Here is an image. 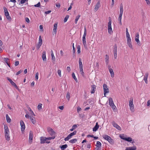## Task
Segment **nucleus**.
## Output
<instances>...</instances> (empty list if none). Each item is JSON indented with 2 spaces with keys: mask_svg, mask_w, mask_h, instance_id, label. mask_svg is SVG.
I'll use <instances>...</instances> for the list:
<instances>
[{
  "mask_svg": "<svg viewBox=\"0 0 150 150\" xmlns=\"http://www.w3.org/2000/svg\"><path fill=\"white\" fill-rule=\"evenodd\" d=\"M72 78L74 79V80L76 82H78V80L76 78V77L75 74L74 72H73L72 74Z\"/></svg>",
  "mask_w": 150,
  "mask_h": 150,
  "instance_id": "obj_30",
  "label": "nucleus"
},
{
  "mask_svg": "<svg viewBox=\"0 0 150 150\" xmlns=\"http://www.w3.org/2000/svg\"><path fill=\"white\" fill-rule=\"evenodd\" d=\"M103 137L104 139L107 140L108 141L109 140H110L111 138V137L109 136L106 134L103 135Z\"/></svg>",
  "mask_w": 150,
  "mask_h": 150,
  "instance_id": "obj_22",
  "label": "nucleus"
},
{
  "mask_svg": "<svg viewBox=\"0 0 150 150\" xmlns=\"http://www.w3.org/2000/svg\"><path fill=\"white\" fill-rule=\"evenodd\" d=\"M112 124L113 126L117 129L119 130H121V129L120 127L117 124L115 123L114 121H113L112 122Z\"/></svg>",
  "mask_w": 150,
  "mask_h": 150,
  "instance_id": "obj_12",
  "label": "nucleus"
},
{
  "mask_svg": "<svg viewBox=\"0 0 150 150\" xmlns=\"http://www.w3.org/2000/svg\"><path fill=\"white\" fill-rule=\"evenodd\" d=\"M109 103L110 106H111L114 104L112 99L111 97H110L109 98Z\"/></svg>",
  "mask_w": 150,
  "mask_h": 150,
  "instance_id": "obj_24",
  "label": "nucleus"
},
{
  "mask_svg": "<svg viewBox=\"0 0 150 150\" xmlns=\"http://www.w3.org/2000/svg\"><path fill=\"white\" fill-rule=\"evenodd\" d=\"M7 79L10 82L12 86H14L16 89H18V87L16 83H14L11 79L8 77H7Z\"/></svg>",
  "mask_w": 150,
  "mask_h": 150,
  "instance_id": "obj_8",
  "label": "nucleus"
},
{
  "mask_svg": "<svg viewBox=\"0 0 150 150\" xmlns=\"http://www.w3.org/2000/svg\"><path fill=\"white\" fill-rule=\"evenodd\" d=\"M40 6V2H39L37 4L35 5L34 6L36 7H39Z\"/></svg>",
  "mask_w": 150,
  "mask_h": 150,
  "instance_id": "obj_48",
  "label": "nucleus"
},
{
  "mask_svg": "<svg viewBox=\"0 0 150 150\" xmlns=\"http://www.w3.org/2000/svg\"><path fill=\"white\" fill-rule=\"evenodd\" d=\"M100 6V1H99L95 6V7L94 9L95 11H97Z\"/></svg>",
  "mask_w": 150,
  "mask_h": 150,
  "instance_id": "obj_13",
  "label": "nucleus"
},
{
  "mask_svg": "<svg viewBox=\"0 0 150 150\" xmlns=\"http://www.w3.org/2000/svg\"><path fill=\"white\" fill-rule=\"evenodd\" d=\"M109 70L111 74V76L112 77H113L114 76V72L113 70L111 68H109Z\"/></svg>",
  "mask_w": 150,
  "mask_h": 150,
  "instance_id": "obj_23",
  "label": "nucleus"
},
{
  "mask_svg": "<svg viewBox=\"0 0 150 150\" xmlns=\"http://www.w3.org/2000/svg\"><path fill=\"white\" fill-rule=\"evenodd\" d=\"M66 97L68 99V100H69L70 96V93L69 92H68L67 93Z\"/></svg>",
  "mask_w": 150,
  "mask_h": 150,
  "instance_id": "obj_38",
  "label": "nucleus"
},
{
  "mask_svg": "<svg viewBox=\"0 0 150 150\" xmlns=\"http://www.w3.org/2000/svg\"><path fill=\"white\" fill-rule=\"evenodd\" d=\"M22 70H20V71H18L16 74V75H18V74H20V73H21V72H22Z\"/></svg>",
  "mask_w": 150,
  "mask_h": 150,
  "instance_id": "obj_60",
  "label": "nucleus"
},
{
  "mask_svg": "<svg viewBox=\"0 0 150 150\" xmlns=\"http://www.w3.org/2000/svg\"><path fill=\"white\" fill-rule=\"evenodd\" d=\"M109 56L107 54H106L105 55V62L107 64L109 62Z\"/></svg>",
  "mask_w": 150,
  "mask_h": 150,
  "instance_id": "obj_33",
  "label": "nucleus"
},
{
  "mask_svg": "<svg viewBox=\"0 0 150 150\" xmlns=\"http://www.w3.org/2000/svg\"><path fill=\"white\" fill-rule=\"evenodd\" d=\"M42 104H39L38 106V108L39 110H40L42 108Z\"/></svg>",
  "mask_w": 150,
  "mask_h": 150,
  "instance_id": "obj_47",
  "label": "nucleus"
},
{
  "mask_svg": "<svg viewBox=\"0 0 150 150\" xmlns=\"http://www.w3.org/2000/svg\"><path fill=\"white\" fill-rule=\"evenodd\" d=\"M125 140L128 142H131L132 141V139L130 137H126Z\"/></svg>",
  "mask_w": 150,
  "mask_h": 150,
  "instance_id": "obj_34",
  "label": "nucleus"
},
{
  "mask_svg": "<svg viewBox=\"0 0 150 150\" xmlns=\"http://www.w3.org/2000/svg\"><path fill=\"white\" fill-rule=\"evenodd\" d=\"M127 38V42H131V39L130 37Z\"/></svg>",
  "mask_w": 150,
  "mask_h": 150,
  "instance_id": "obj_59",
  "label": "nucleus"
},
{
  "mask_svg": "<svg viewBox=\"0 0 150 150\" xmlns=\"http://www.w3.org/2000/svg\"><path fill=\"white\" fill-rule=\"evenodd\" d=\"M28 1V0H21L20 3L21 4H23L25 3L26 1Z\"/></svg>",
  "mask_w": 150,
  "mask_h": 150,
  "instance_id": "obj_57",
  "label": "nucleus"
},
{
  "mask_svg": "<svg viewBox=\"0 0 150 150\" xmlns=\"http://www.w3.org/2000/svg\"><path fill=\"white\" fill-rule=\"evenodd\" d=\"M68 147V145L67 144H65L60 146L59 148H61L62 150H64L65 149H66Z\"/></svg>",
  "mask_w": 150,
  "mask_h": 150,
  "instance_id": "obj_25",
  "label": "nucleus"
},
{
  "mask_svg": "<svg viewBox=\"0 0 150 150\" xmlns=\"http://www.w3.org/2000/svg\"><path fill=\"white\" fill-rule=\"evenodd\" d=\"M80 17V15H78L76 17L75 21V23L76 24L77 23V21L78 20Z\"/></svg>",
  "mask_w": 150,
  "mask_h": 150,
  "instance_id": "obj_36",
  "label": "nucleus"
},
{
  "mask_svg": "<svg viewBox=\"0 0 150 150\" xmlns=\"http://www.w3.org/2000/svg\"><path fill=\"white\" fill-rule=\"evenodd\" d=\"M28 110L30 112V114L31 115H32L34 116H35V114L34 113V112H33V111L31 110V108H29Z\"/></svg>",
  "mask_w": 150,
  "mask_h": 150,
  "instance_id": "obj_40",
  "label": "nucleus"
},
{
  "mask_svg": "<svg viewBox=\"0 0 150 150\" xmlns=\"http://www.w3.org/2000/svg\"><path fill=\"white\" fill-rule=\"evenodd\" d=\"M77 52L79 54L80 53V46L79 45H78L77 46Z\"/></svg>",
  "mask_w": 150,
  "mask_h": 150,
  "instance_id": "obj_41",
  "label": "nucleus"
},
{
  "mask_svg": "<svg viewBox=\"0 0 150 150\" xmlns=\"http://www.w3.org/2000/svg\"><path fill=\"white\" fill-rule=\"evenodd\" d=\"M42 43L41 42L40 43V42H38V45H37V50H38L40 48V47L42 45Z\"/></svg>",
  "mask_w": 150,
  "mask_h": 150,
  "instance_id": "obj_37",
  "label": "nucleus"
},
{
  "mask_svg": "<svg viewBox=\"0 0 150 150\" xmlns=\"http://www.w3.org/2000/svg\"><path fill=\"white\" fill-rule=\"evenodd\" d=\"M77 141V139H74L70 140L69 142L70 143H71L72 144H73L76 142Z\"/></svg>",
  "mask_w": 150,
  "mask_h": 150,
  "instance_id": "obj_31",
  "label": "nucleus"
},
{
  "mask_svg": "<svg viewBox=\"0 0 150 150\" xmlns=\"http://www.w3.org/2000/svg\"><path fill=\"white\" fill-rule=\"evenodd\" d=\"M47 130L49 133L52 136L55 133V132L50 127H47Z\"/></svg>",
  "mask_w": 150,
  "mask_h": 150,
  "instance_id": "obj_10",
  "label": "nucleus"
},
{
  "mask_svg": "<svg viewBox=\"0 0 150 150\" xmlns=\"http://www.w3.org/2000/svg\"><path fill=\"white\" fill-rule=\"evenodd\" d=\"M122 16V15L119 14L118 18V21H121Z\"/></svg>",
  "mask_w": 150,
  "mask_h": 150,
  "instance_id": "obj_54",
  "label": "nucleus"
},
{
  "mask_svg": "<svg viewBox=\"0 0 150 150\" xmlns=\"http://www.w3.org/2000/svg\"><path fill=\"white\" fill-rule=\"evenodd\" d=\"M57 73L58 74V75L59 76H61V71L60 70H58L57 71Z\"/></svg>",
  "mask_w": 150,
  "mask_h": 150,
  "instance_id": "obj_51",
  "label": "nucleus"
},
{
  "mask_svg": "<svg viewBox=\"0 0 150 150\" xmlns=\"http://www.w3.org/2000/svg\"><path fill=\"white\" fill-rule=\"evenodd\" d=\"M39 42L42 43V41L41 36H39Z\"/></svg>",
  "mask_w": 150,
  "mask_h": 150,
  "instance_id": "obj_50",
  "label": "nucleus"
},
{
  "mask_svg": "<svg viewBox=\"0 0 150 150\" xmlns=\"http://www.w3.org/2000/svg\"><path fill=\"white\" fill-rule=\"evenodd\" d=\"M81 110V108L79 107H78L77 108V110L78 112H79Z\"/></svg>",
  "mask_w": 150,
  "mask_h": 150,
  "instance_id": "obj_63",
  "label": "nucleus"
},
{
  "mask_svg": "<svg viewBox=\"0 0 150 150\" xmlns=\"http://www.w3.org/2000/svg\"><path fill=\"white\" fill-rule=\"evenodd\" d=\"M42 59L44 61H46V51H43L42 52Z\"/></svg>",
  "mask_w": 150,
  "mask_h": 150,
  "instance_id": "obj_19",
  "label": "nucleus"
},
{
  "mask_svg": "<svg viewBox=\"0 0 150 150\" xmlns=\"http://www.w3.org/2000/svg\"><path fill=\"white\" fill-rule=\"evenodd\" d=\"M25 20L28 23H29L30 22L29 19L27 17H26L25 18Z\"/></svg>",
  "mask_w": 150,
  "mask_h": 150,
  "instance_id": "obj_61",
  "label": "nucleus"
},
{
  "mask_svg": "<svg viewBox=\"0 0 150 150\" xmlns=\"http://www.w3.org/2000/svg\"><path fill=\"white\" fill-rule=\"evenodd\" d=\"M110 144H114V142L113 139H111L109 140V141H108Z\"/></svg>",
  "mask_w": 150,
  "mask_h": 150,
  "instance_id": "obj_42",
  "label": "nucleus"
},
{
  "mask_svg": "<svg viewBox=\"0 0 150 150\" xmlns=\"http://www.w3.org/2000/svg\"><path fill=\"white\" fill-rule=\"evenodd\" d=\"M104 90V94L105 96L106 94L109 92L108 88L107 85L105 84H104L103 85Z\"/></svg>",
  "mask_w": 150,
  "mask_h": 150,
  "instance_id": "obj_6",
  "label": "nucleus"
},
{
  "mask_svg": "<svg viewBox=\"0 0 150 150\" xmlns=\"http://www.w3.org/2000/svg\"><path fill=\"white\" fill-rule=\"evenodd\" d=\"M77 132V131H74V132L71 133L70 134L72 136L76 135V134Z\"/></svg>",
  "mask_w": 150,
  "mask_h": 150,
  "instance_id": "obj_46",
  "label": "nucleus"
},
{
  "mask_svg": "<svg viewBox=\"0 0 150 150\" xmlns=\"http://www.w3.org/2000/svg\"><path fill=\"white\" fill-rule=\"evenodd\" d=\"M47 138L45 137H41L40 139L41 144H44L45 143L47 144L49 143L50 142L48 141V140Z\"/></svg>",
  "mask_w": 150,
  "mask_h": 150,
  "instance_id": "obj_3",
  "label": "nucleus"
},
{
  "mask_svg": "<svg viewBox=\"0 0 150 150\" xmlns=\"http://www.w3.org/2000/svg\"><path fill=\"white\" fill-rule=\"evenodd\" d=\"M6 118L7 122L8 123H10L11 121V120L8 114L6 115Z\"/></svg>",
  "mask_w": 150,
  "mask_h": 150,
  "instance_id": "obj_27",
  "label": "nucleus"
},
{
  "mask_svg": "<svg viewBox=\"0 0 150 150\" xmlns=\"http://www.w3.org/2000/svg\"><path fill=\"white\" fill-rule=\"evenodd\" d=\"M6 139L8 141H9L10 139V137H9V134H5Z\"/></svg>",
  "mask_w": 150,
  "mask_h": 150,
  "instance_id": "obj_35",
  "label": "nucleus"
},
{
  "mask_svg": "<svg viewBox=\"0 0 150 150\" xmlns=\"http://www.w3.org/2000/svg\"><path fill=\"white\" fill-rule=\"evenodd\" d=\"M99 127V125L98 124V122H97L95 126L93 127V130L94 132L96 131L98 129Z\"/></svg>",
  "mask_w": 150,
  "mask_h": 150,
  "instance_id": "obj_20",
  "label": "nucleus"
},
{
  "mask_svg": "<svg viewBox=\"0 0 150 150\" xmlns=\"http://www.w3.org/2000/svg\"><path fill=\"white\" fill-rule=\"evenodd\" d=\"M39 74L38 72H37L35 74V79L37 80L38 78Z\"/></svg>",
  "mask_w": 150,
  "mask_h": 150,
  "instance_id": "obj_58",
  "label": "nucleus"
},
{
  "mask_svg": "<svg viewBox=\"0 0 150 150\" xmlns=\"http://www.w3.org/2000/svg\"><path fill=\"white\" fill-rule=\"evenodd\" d=\"M129 105L130 107V110L132 112L134 111V105L133 104V99L132 100H130L129 101Z\"/></svg>",
  "mask_w": 150,
  "mask_h": 150,
  "instance_id": "obj_7",
  "label": "nucleus"
},
{
  "mask_svg": "<svg viewBox=\"0 0 150 150\" xmlns=\"http://www.w3.org/2000/svg\"><path fill=\"white\" fill-rule=\"evenodd\" d=\"M147 78H148L145 77H144V80L145 81V83L146 84L147 83H148Z\"/></svg>",
  "mask_w": 150,
  "mask_h": 150,
  "instance_id": "obj_56",
  "label": "nucleus"
},
{
  "mask_svg": "<svg viewBox=\"0 0 150 150\" xmlns=\"http://www.w3.org/2000/svg\"><path fill=\"white\" fill-rule=\"evenodd\" d=\"M80 71L81 74L82 76L83 77H84V73L83 71V69H80Z\"/></svg>",
  "mask_w": 150,
  "mask_h": 150,
  "instance_id": "obj_39",
  "label": "nucleus"
},
{
  "mask_svg": "<svg viewBox=\"0 0 150 150\" xmlns=\"http://www.w3.org/2000/svg\"><path fill=\"white\" fill-rule=\"evenodd\" d=\"M57 23H55L54 24V27L53 29V32L54 33V34H56L57 32Z\"/></svg>",
  "mask_w": 150,
  "mask_h": 150,
  "instance_id": "obj_16",
  "label": "nucleus"
},
{
  "mask_svg": "<svg viewBox=\"0 0 150 150\" xmlns=\"http://www.w3.org/2000/svg\"><path fill=\"white\" fill-rule=\"evenodd\" d=\"M19 62L18 61H16L15 62V66H16L18 65H19Z\"/></svg>",
  "mask_w": 150,
  "mask_h": 150,
  "instance_id": "obj_62",
  "label": "nucleus"
},
{
  "mask_svg": "<svg viewBox=\"0 0 150 150\" xmlns=\"http://www.w3.org/2000/svg\"><path fill=\"white\" fill-rule=\"evenodd\" d=\"M33 132L31 131H30V132L29 137V140H31V141H32L33 140Z\"/></svg>",
  "mask_w": 150,
  "mask_h": 150,
  "instance_id": "obj_18",
  "label": "nucleus"
},
{
  "mask_svg": "<svg viewBox=\"0 0 150 150\" xmlns=\"http://www.w3.org/2000/svg\"><path fill=\"white\" fill-rule=\"evenodd\" d=\"M137 147L136 146H134L132 147H129L126 148L125 150H136Z\"/></svg>",
  "mask_w": 150,
  "mask_h": 150,
  "instance_id": "obj_17",
  "label": "nucleus"
},
{
  "mask_svg": "<svg viewBox=\"0 0 150 150\" xmlns=\"http://www.w3.org/2000/svg\"><path fill=\"white\" fill-rule=\"evenodd\" d=\"M72 137V136L69 134L67 136L64 138V140L65 141H68L69 139H71Z\"/></svg>",
  "mask_w": 150,
  "mask_h": 150,
  "instance_id": "obj_28",
  "label": "nucleus"
},
{
  "mask_svg": "<svg viewBox=\"0 0 150 150\" xmlns=\"http://www.w3.org/2000/svg\"><path fill=\"white\" fill-rule=\"evenodd\" d=\"M117 46L115 44V45H114L113 47V54H114V59H116L117 57Z\"/></svg>",
  "mask_w": 150,
  "mask_h": 150,
  "instance_id": "obj_5",
  "label": "nucleus"
},
{
  "mask_svg": "<svg viewBox=\"0 0 150 150\" xmlns=\"http://www.w3.org/2000/svg\"><path fill=\"white\" fill-rule=\"evenodd\" d=\"M112 20L110 17H109V22L108 23V29L109 33L111 34L112 32V28L111 27Z\"/></svg>",
  "mask_w": 150,
  "mask_h": 150,
  "instance_id": "obj_2",
  "label": "nucleus"
},
{
  "mask_svg": "<svg viewBox=\"0 0 150 150\" xmlns=\"http://www.w3.org/2000/svg\"><path fill=\"white\" fill-rule=\"evenodd\" d=\"M96 86L95 85H93L91 86V93H94L96 90Z\"/></svg>",
  "mask_w": 150,
  "mask_h": 150,
  "instance_id": "obj_14",
  "label": "nucleus"
},
{
  "mask_svg": "<svg viewBox=\"0 0 150 150\" xmlns=\"http://www.w3.org/2000/svg\"><path fill=\"white\" fill-rule=\"evenodd\" d=\"M77 126L76 125H73L72 128L70 129L71 131H73L74 129L77 127Z\"/></svg>",
  "mask_w": 150,
  "mask_h": 150,
  "instance_id": "obj_32",
  "label": "nucleus"
},
{
  "mask_svg": "<svg viewBox=\"0 0 150 150\" xmlns=\"http://www.w3.org/2000/svg\"><path fill=\"white\" fill-rule=\"evenodd\" d=\"M147 106L150 107V100H149L147 102Z\"/></svg>",
  "mask_w": 150,
  "mask_h": 150,
  "instance_id": "obj_64",
  "label": "nucleus"
},
{
  "mask_svg": "<svg viewBox=\"0 0 150 150\" xmlns=\"http://www.w3.org/2000/svg\"><path fill=\"white\" fill-rule=\"evenodd\" d=\"M123 8L120 9V14L122 15L123 14Z\"/></svg>",
  "mask_w": 150,
  "mask_h": 150,
  "instance_id": "obj_53",
  "label": "nucleus"
},
{
  "mask_svg": "<svg viewBox=\"0 0 150 150\" xmlns=\"http://www.w3.org/2000/svg\"><path fill=\"white\" fill-rule=\"evenodd\" d=\"M127 44L129 47L132 49V46L131 44V42H127Z\"/></svg>",
  "mask_w": 150,
  "mask_h": 150,
  "instance_id": "obj_44",
  "label": "nucleus"
},
{
  "mask_svg": "<svg viewBox=\"0 0 150 150\" xmlns=\"http://www.w3.org/2000/svg\"><path fill=\"white\" fill-rule=\"evenodd\" d=\"M86 27H85L84 28V34L82 38V42L83 43V45L84 46L85 48L86 49H87V45L86 43Z\"/></svg>",
  "mask_w": 150,
  "mask_h": 150,
  "instance_id": "obj_1",
  "label": "nucleus"
},
{
  "mask_svg": "<svg viewBox=\"0 0 150 150\" xmlns=\"http://www.w3.org/2000/svg\"><path fill=\"white\" fill-rule=\"evenodd\" d=\"M4 61L6 64H7L8 63V60H9V59L7 58H4Z\"/></svg>",
  "mask_w": 150,
  "mask_h": 150,
  "instance_id": "obj_49",
  "label": "nucleus"
},
{
  "mask_svg": "<svg viewBox=\"0 0 150 150\" xmlns=\"http://www.w3.org/2000/svg\"><path fill=\"white\" fill-rule=\"evenodd\" d=\"M30 119L31 120V122L33 124H34L36 123V121L35 120V118L33 117H30Z\"/></svg>",
  "mask_w": 150,
  "mask_h": 150,
  "instance_id": "obj_26",
  "label": "nucleus"
},
{
  "mask_svg": "<svg viewBox=\"0 0 150 150\" xmlns=\"http://www.w3.org/2000/svg\"><path fill=\"white\" fill-rule=\"evenodd\" d=\"M135 41L137 42V44L139 46L141 45V43L139 40V34L138 33L136 34Z\"/></svg>",
  "mask_w": 150,
  "mask_h": 150,
  "instance_id": "obj_11",
  "label": "nucleus"
},
{
  "mask_svg": "<svg viewBox=\"0 0 150 150\" xmlns=\"http://www.w3.org/2000/svg\"><path fill=\"white\" fill-rule=\"evenodd\" d=\"M79 69H83V65L81 62V58H79Z\"/></svg>",
  "mask_w": 150,
  "mask_h": 150,
  "instance_id": "obj_21",
  "label": "nucleus"
},
{
  "mask_svg": "<svg viewBox=\"0 0 150 150\" xmlns=\"http://www.w3.org/2000/svg\"><path fill=\"white\" fill-rule=\"evenodd\" d=\"M52 59L54 61H55V57L54 56L53 53H52L51 54Z\"/></svg>",
  "mask_w": 150,
  "mask_h": 150,
  "instance_id": "obj_45",
  "label": "nucleus"
},
{
  "mask_svg": "<svg viewBox=\"0 0 150 150\" xmlns=\"http://www.w3.org/2000/svg\"><path fill=\"white\" fill-rule=\"evenodd\" d=\"M4 129L5 134H9V129L7 125H4Z\"/></svg>",
  "mask_w": 150,
  "mask_h": 150,
  "instance_id": "obj_15",
  "label": "nucleus"
},
{
  "mask_svg": "<svg viewBox=\"0 0 150 150\" xmlns=\"http://www.w3.org/2000/svg\"><path fill=\"white\" fill-rule=\"evenodd\" d=\"M69 15H67L64 18V22H66L67 21V20L69 18Z\"/></svg>",
  "mask_w": 150,
  "mask_h": 150,
  "instance_id": "obj_43",
  "label": "nucleus"
},
{
  "mask_svg": "<svg viewBox=\"0 0 150 150\" xmlns=\"http://www.w3.org/2000/svg\"><path fill=\"white\" fill-rule=\"evenodd\" d=\"M120 138L122 139H123L125 140V138H126V137H125L124 136H123V135H122V136H121V135H120Z\"/></svg>",
  "mask_w": 150,
  "mask_h": 150,
  "instance_id": "obj_55",
  "label": "nucleus"
},
{
  "mask_svg": "<svg viewBox=\"0 0 150 150\" xmlns=\"http://www.w3.org/2000/svg\"><path fill=\"white\" fill-rule=\"evenodd\" d=\"M110 106L112 108L113 110H115V109L116 107L115 106L114 104V105H112Z\"/></svg>",
  "mask_w": 150,
  "mask_h": 150,
  "instance_id": "obj_52",
  "label": "nucleus"
},
{
  "mask_svg": "<svg viewBox=\"0 0 150 150\" xmlns=\"http://www.w3.org/2000/svg\"><path fill=\"white\" fill-rule=\"evenodd\" d=\"M20 125L21 126V130L22 132L24 131L25 129V125L23 121L21 120L20 122Z\"/></svg>",
  "mask_w": 150,
  "mask_h": 150,
  "instance_id": "obj_9",
  "label": "nucleus"
},
{
  "mask_svg": "<svg viewBox=\"0 0 150 150\" xmlns=\"http://www.w3.org/2000/svg\"><path fill=\"white\" fill-rule=\"evenodd\" d=\"M101 143L99 141H97L96 143V146L98 148H100L101 147Z\"/></svg>",
  "mask_w": 150,
  "mask_h": 150,
  "instance_id": "obj_29",
  "label": "nucleus"
},
{
  "mask_svg": "<svg viewBox=\"0 0 150 150\" xmlns=\"http://www.w3.org/2000/svg\"><path fill=\"white\" fill-rule=\"evenodd\" d=\"M3 9L4 10V12L5 13V15L6 16V18L9 20H11V18L10 16H9V13L7 10V9L5 7H4L3 8Z\"/></svg>",
  "mask_w": 150,
  "mask_h": 150,
  "instance_id": "obj_4",
  "label": "nucleus"
}]
</instances>
